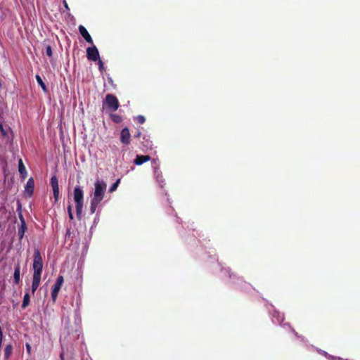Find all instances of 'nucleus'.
I'll return each instance as SVG.
<instances>
[{
    "instance_id": "5701e85b",
    "label": "nucleus",
    "mask_w": 360,
    "mask_h": 360,
    "mask_svg": "<svg viewBox=\"0 0 360 360\" xmlns=\"http://www.w3.org/2000/svg\"><path fill=\"white\" fill-rule=\"evenodd\" d=\"M98 69L99 70L103 72L105 70L104 68V63H103V61L101 60H98Z\"/></svg>"
},
{
    "instance_id": "9b49d317",
    "label": "nucleus",
    "mask_w": 360,
    "mask_h": 360,
    "mask_svg": "<svg viewBox=\"0 0 360 360\" xmlns=\"http://www.w3.org/2000/svg\"><path fill=\"white\" fill-rule=\"evenodd\" d=\"M14 283L18 285L20 282V264L18 262L15 265L14 274H13Z\"/></svg>"
},
{
    "instance_id": "f257e3e1",
    "label": "nucleus",
    "mask_w": 360,
    "mask_h": 360,
    "mask_svg": "<svg viewBox=\"0 0 360 360\" xmlns=\"http://www.w3.org/2000/svg\"><path fill=\"white\" fill-rule=\"evenodd\" d=\"M106 186L107 185L104 181H100L99 179L96 181L94 184V191L91 200V214H94L96 211L98 205L103 200L105 193Z\"/></svg>"
},
{
    "instance_id": "4468645a",
    "label": "nucleus",
    "mask_w": 360,
    "mask_h": 360,
    "mask_svg": "<svg viewBox=\"0 0 360 360\" xmlns=\"http://www.w3.org/2000/svg\"><path fill=\"white\" fill-rule=\"evenodd\" d=\"M41 281V277L39 276H34L32 278V292L34 294L35 291L37 290Z\"/></svg>"
},
{
    "instance_id": "2f4dec72",
    "label": "nucleus",
    "mask_w": 360,
    "mask_h": 360,
    "mask_svg": "<svg viewBox=\"0 0 360 360\" xmlns=\"http://www.w3.org/2000/svg\"><path fill=\"white\" fill-rule=\"evenodd\" d=\"M21 209V205L20 202H18V210H20Z\"/></svg>"
},
{
    "instance_id": "1a4fd4ad",
    "label": "nucleus",
    "mask_w": 360,
    "mask_h": 360,
    "mask_svg": "<svg viewBox=\"0 0 360 360\" xmlns=\"http://www.w3.org/2000/svg\"><path fill=\"white\" fill-rule=\"evenodd\" d=\"M131 134L128 127H124L120 132V141L124 145H129L130 143Z\"/></svg>"
},
{
    "instance_id": "aec40b11",
    "label": "nucleus",
    "mask_w": 360,
    "mask_h": 360,
    "mask_svg": "<svg viewBox=\"0 0 360 360\" xmlns=\"http://www.w3.org/2000/svg\"><path fill=\"white\" fill-rule=\"evenodd\" d=\"M120 183V179H117L109 188V192L112 193L117 188L119 184Z\"/></svg>"
},
{
    "instance_id": "473e14b6",
    "label": "nucleus",
    "mask_w": 360,
    "mask_h": 360,
    "mask_svg": "<svg viewBox=\"0 0 360 360\" xmlns=\"http://www.w3.org/2000/svg\"><path fill=\"white\" fill-rule=\"evenodd\" d=\"M64 4H65V6L67 8H68V4H67V3H66L65 1H64Z\"/></svg>"
},
{
    "instance_id": "423d86ee",
    "label": "nucleus",
    "mask_w": 360,
    "mask_h": 360,
    "mask_svg": "<svg viewBox=\"0 0 360 360\" xmlns=\"http://www.w3.org/2000/svg\"><path fill=\"white\" fill-rule=\"evenodd\" d=\"M86 57L91 61H97L100 58L99 52L96 46L86 49Z\"/></svg>"
},
{
    "instance_id": "c85d7f7f",
    "label": "nucleus",
    "mask_w": 360,
    "mask_h": 360,
    "mask_svg": "<svg viewBox=\"0 0 360 360\" xmlns=\"http://www.w3.org/2000/svg\"><path fill=\"white\" fill-rule=\"evenodd\" d=\"M141 135V133L140 131L137 132V134L134 136L136 138H139Z\"/></svg>"
},
{
    "instance_id": "f8f14e48",
    "label": "nucleus",
    "mask_w": 360,
    "mask_h": 360,
    "mask_svg": "<svg viewBox=\"0 0 360 360\" xmlns=\"http://www.w3.org/2000/svg\"><path fill=\"white\" fill-rule=\"evenodd\" d=\"M150 160V157L149 155H137L134 160V163L136 165H141Z\"/></svg>"
},
{
    "instance_id": "7ed1b4c3",
    "label": "nucleus",
    "mask_w": 360,
    "mask_h": 360,
    "mask_svg": "<svg viewBox=\"0 0 360 360\" xmlns=\"http://www.w3.org/2000/svg\"><path fill=\"white\" fill-rule=\"evenodd\" d=\"M33 276H41L43 270V259L39 249H35L33 255Z\"/></svg>"
},
{
    "instance_id": "f3484780",
    "label": "nucleus",
    "mask_w": 360,
    "mask_h": 360,
    "mask_svg": "<svg viewBox=\"0 0 360 360\" xmlns=\"http://www.w3.org/2000/svg\"><path fill=\"white\" fill-rule=\"evenodd\" d=\"M30 302V297L29 292H26L23 297V301H22V304L21 306L22 308L25 309L29 305Z\"/></svg>"
},
{
    "instance_id": "cd10ccee",
    "label": "nucleus",
    "mask_w": 360,
    "mask_h": 360,
    "mask_svg": "<svg viewBox=\"0 0 360 360\" xmlns=\"http://www.w3.org/2000/svg\"><path fill=\"white\" fill-rule=\"evenodd\" d=\"M67 210H68V214L69 213H72V205H69L67 207Z\"/></svg>"
},
{
    "instance_id": "412c9836",
    "label": "nucleus",
    "mask_w": 360,
    "mask_h": 360,
    "mask_svg": "<svg viewBox=\"0 0 360 360\" xmlns=\"http://www.w3.org/2000/svg\"><path fill=\"white\" fill-rule=\"evenodd\" d=\"M136 122L139 123V124H143L145 122H146V118L143 115H138L136 117Z\"/></svg>"
},
{
    "instance_id": "0eeeda50",
    "label": "nucleus",
    "mask_w": 360,
    "mask_h": 360,
    "mask_svg": "<svg viewBox=\"0 0 360 360\" xmlns=\"http://www.w3.org/2000/svg\"><path fill=\"white\" fill-rule=\"evenodd\" d=\"M51 185L53 189V197L55 202H58L59 200V186L58 180L56 176H53L51 179Z\"/></svg>"
},
{
    "instance_id": "f03ea898",
    "label": "nucleus",
    "mask_w": 360,
    "mask_h": 360,
    "mask_svg": "<svg viewBox=\"0 0 360 360\" xmlns=\"http://www.w3.org/2000/svg\"><path fill=\"white\" fill-rule=\"evenodd\" d=\"M74 200L75 202L77 217L78 219H81L83 210L84 194L83 191L79 186L75 187L74 189Z\"/></svg>"
},
{
    "instance_id": "7c9ffc66",
    "label": "nucleus",
    "mask_w": 360,
    "mask_h": 360,
    "mask_svg": "<svg viewBox=\"0 0 360 360\" xmlns=\"http://www.w3.org/2000/svg\"><path fill=\"white\" fill-rule=\"evenodd\" d=\"M60 360H65V359H64V354H63V353H62V354H60Z\"/></svg>"
},
{
    "instance_id": "6ab92c4d",
    "label": "nucleus",
    "mask_w": 360,
    "mask_h": 360,
    "mask_svg": "<svg viewBox=\"0 0 360 360\" xmlns=\"http://www.w3.org/2000/svg\"><path fill=\"white\" fill-rule=\"evenodd\" d=\"M110 118L115 123L117 124L120 123L122 121V117L117 114H111Z\"/></svg>"
},
{
    "instance_id": "ddd939ff",
    "label": "nucleus",
    "mask_w": 360,
    "mask_h": 360,
    "mask_svg": "<svg viewBox=\"0 0 360 360\" xmlns=\"http://www.w3.org/2000/svg\"><path fill=\"white\" fill-rule=\"evenodd\" d=\"M34 181L32 178H30L26 184L25 191L29 194V195H32L34 191Z\"/></svg>"
},
{
    "instance_id": "bb28decb",
    "label": "nucleus",
    "mask_w": 360,
    "mask_h": 360,
    "mask_svg": "<svg viewBox=\"0 0 360 360\" xmlns=\"http://www.w3.org/2000/svg\"><path fill=\"white\" fill-rule=\"evenodd\" d=\"M26 349H27L28 353H30V352H31V346L28 343L26 344Z\"/></svg>"
},
{
    "instance_id": "dca6fc26",
    "label": "nucleus",
    "mask_w": 360,
    "mask_h": 360,
    "mask_svg": "<svg viewBox=\"0 0 360 360\" xmlns=\"http://www.w3.org/2000/svg\"><path fill=\"white\" fill-rule=\"evenodd\" d=\"M36 79H37V83L39 84V85L41 87V89H43V91L44 92H47V88H46V86L45 84V83L44 82L42 78L39 75H36Z\"/></svg>"
},
{
    "instance_id": "9d476101",
    "label": "nucleus",
    "mask_w": 360,
    "mask_h": 360,
    "mask_svg": "<svg viewBox=\"0 0 360 360\" xmlns=\"http://www.w3.org/2000/svg\"><path fill=\"white\" fill-rule=\"evenodd\" d=\"M78 29L80 34L84 37L86 41L89 44H93V39L86 29L83 25H79Z\"/></svg>"
},
{
    "instance_id": "4be33fe9",
    "label": "nucleus",
    "mask_w": 360,
    "mask_h": 360,
    "mask_svg": "<svg viewBox=\"0 0 360 360\" xmlns=\"http://www.w3.org/2000/svg\"><path fill=\"white\" fill-rule=\"evenodd\" d=\"M46 54L49 57H51L53 56L52 48H51V46L50 45H48L46 47Z\"/></svg>"
},
{
    "instance_id": "6e6552de",
    "label": "nucleus",
    "mask_w": 360,
    "mask_h": 360,
    "mask_svg": "<svg viewBox=\"0 0 360 360\" xmlns=\"http://www.w3.org/2000/svg\"><path fill=\"white\" fill-rule=\"evenodd\" d=\"M19 219L20 220V226L18 227V235L19 237V240H21L24 237L25 233L27 231V228L25 219L20 212L19 213Z\"/></svg>"
},
{
    "instance_id": "a878e982",
    "label": "nucleus",
    "mask_w": 360,
    "mask_h": 360,
    "mask_svg": "<svg viewBox=\"0 0 360 360\" xmlns=\"http://www.w3.org/2000/svg\"><path fill=\"white\" fill-rule=\"evenodd\" d=\"M146 143L144 145L145 147L151 148H152V141H148V139L146 141Z\"/></svg>"
},
{
    "instance_id": "a211bd4d",
    "label": "nucleus",
    "mask_w": 360,
    "mask_h": 360,
    "mask_svg": "<svg viewBox=\"0 0 360 360\" xmlns=\"http://www.w3.org/2000/svg\"><path fill=\"white\" fill-rule=\"evenodd\" d=\"M18 171L22 174V176L25 177L24 174H26V169L21 159H20L18 162Z\"/></svg>"
},
{
    "instance_id": "2eb2a0df",
    "label": "nucleus",
    "mask_w": 360,
    "mask_h": 360,
    "mask_svg": "<svg viewBox=\"0 0 360 360\" xmlns=\"http://www.w3.org/2000/svg\"><path fill=\"white\" fill-rule=\"evenodd\" d=\"M13 347L11 345H8L4 349V356L6 359H9L12 354Z\"/></svg>"
},
{
    "instance_id": "b1692460",
    "label": "nucleus",
    "mask_w": 360,
    "mask_h": 360,
    "mask_svg": "<svg viewBox=\"0 0 360 360\" xmlns=\"http://www.w3.org/2000/svg\"><path fill=\"white\" fill-rule=\"evenodd\" d=\"M0 133L3 136H6L7 135L6 131L4 128V125L0 123Z\"/></svg>"
},
{
    "instance_id": "393cba45",
    "label": "nucleus",
    "mask_w": 360,
    "mask_h": 360,
    "mask_svg": "<svg viewBox=\"0 0 360 360\" xmlns=\"http://www.w3.org/2000/svg\"><path fill=\"white\" fill-rule=\"evenodd\" d=\"M152 164H153V167H154V169H156L158 168V166L159 164L158 159H153Z\"/></svg>"
},
{
    "instance_id": "c756f323",
    "label": "nucleus",
    "mask_w": 360,
    "mask_h": 360,
    "mask_svg": "<svg viewBox=\"0 0 360 360\" xmlns=\"http://www.w3.org/2000/svg\"><path fill=\"white\" fill-rule=\"evenodd\" d=\"M68 216H69V218H70V220H72L74 219L72 212V213H69Z\"/></svg>"
},
{
    "instance_id": "20e7f679",
    "label": "nucleus",
    "mask_w": 360,
    "mask_h": 360,
    "mask_svg": "<svg viewBox=\"0 0 360 360\" xmlns=\"http://www.w3.org/2000/svg\"><path fill=\"white\" fill-rule=\"evenodd\" d=\"M105 105L111 111H116L120 106V103L115 95L109 94L105 96V101L103 102V105Z\"/></svg>"
},
{
    "instance_id": "39448f33",
    "label": "nucleus",
    "mask_w": 360,
    "mask_h": 360,
    "mask_svg": "<svg viewBox=\"0 0 360 360\" xmlns=\"http://www.w3.org/2000/svg\"><path fill=\"white\" fill-rule=\"evenodd\" d=\"M64 282V278L63 276H58V277L56 279V283H54L52 291H51V298L53 302H56L58 292L61 288V286Z\"/></svg>"
}]
</instances>
